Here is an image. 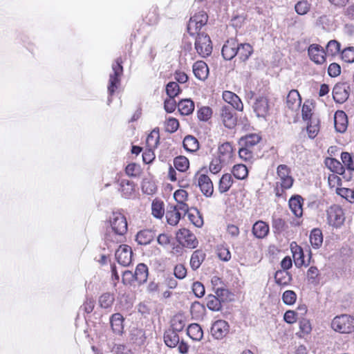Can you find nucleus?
<instances>
[{
    "label": "nucleus",
    "mask_w": 354,
    "mask_h": 354,
    "mask_svg": "<svg viewBox=\"0 0 354 354\" xmlns=\"http://www.w3.org/2000/svg\"><path fill=\"white\" fill-rule=\"evenodd\" d=\"M109 223L111 230H107L104 237L108 248H111L112 245L124 242L127 232L126 217L120 212H113L109 218Z\"/></svg>",
    "instance_id": "obj_1"
},
{
    "label": "nucleus",
    "mask_w": 354,
    "mask_h": 354,
    "mask_svg": "<svg viewBox=\"0 0 354 354\" xmlns=\"http://www.w3.org/2000/svg\"><path fill=\"white\" fill-rule=\"evenodd\" d=\"M111 68L112 72L109 75V84L107 86L108 93L109 95L108 98L109 104L112 101L111 96L120 85V79L123 73L121 58H118L115 62L113 63Z\"/></svg>",
    "instance_id": "obj_2"
},
{
    "label": "nucleus",
    "mask_w": 354,
    "mask_h": 354,
    "mask_svg": "<svg viewBox=\"0 0 354 354\" xmlns=\"http://www.w3.org/2000/svg\"><path fill=\"white\" fill-rule=\"evenodd\" d=\"M331 328L339 333H351L354 331V317L346 314L336 316L332 320Z\"/></svg>",
    "instance_id": "obj_3"
},
{
    "label": "nucleus",
    "mask_w": 354,
    "mask_h": 354,
    "mask_svg": "<svg viewBox=\"0 0 354 354\" xmlns=\"http://www.w3.org/2000/svg\"><path fill=\"white\" fill-rule=\"evenodd\" d=\"M208 19V16L204 11H199L192 17L187 24V31L191 35L198 34L201 28L205 26Z\"/></svg>",
    "instance_id": "obj_4"
},
{
    "label": "nucleus",
    "mask_w": 354,
    "mask_h": 354,
    "mask_svg": "<svg viewBox=\"0 0 354 354\" xmlns=\"http://www.w3.org/2000/svg\"><path fill=\"white\" fill-rule=\"evenodd\" d=\"M195 48L201 57L209 56L212 51V41L209 37L204 33H198L195 41Z\"/></svg>",
    "instance_id": "obj_5"
},
{
    "label": "nucleus",
    "mask_w": 354,
    "mask_h": 354,
    "mask_svg": "<svg viewBox=\"0 0 354 354\" xmlns=\"http://www.w3.org/2000/svg\"><path fill=\"white\" fill-rule=\"evenodd\" d=\"M176 239L184 247L189 248H195L198 244L196 236L186 228H182L178 231Z\"/></svg>",
    "instance_id": "obj_6"
},
{
    "label": "nucleus",
    "mask_w": 354,
    "mask_h": 354,
    "mask_svg": "<svg viewBox=\"0 0 354 354\" xmlns=\"http://www.w3.org/2000/svg\"><path fill=\"white\" fill-rule=\"evenodd\" d=\"M327 220L328 224L332 226H341L345 220L343 209L336 205L330 207L327 210Z\"/></svg>",
    "instance_id": "obj_7"
},
{
    "label": "nucleus",
    "mask_w": 354,
    "mask_h": 354,
    "mask_svg": "<svg viewBox=\"0 0 354 354\" xmlns=\"http://www.w3.org/2000/svg\"><path fill=\"white\" fill-rule=\"evenodd\" d=\"M277 174L280 181L277 184H280L282 190L290 189L293 184L294 180L290 176V169L286 165H279L277 168Z\"/></svg>",
    "instance_id": "obj_8"
},
{
    "label": "nucleus",
    "mask_w": 354,
    "mask_h": 354,
    "mask_svg": "<svg viewBox=\"0 0 354 354\" xmlns=\"http://www.w3.org/2000/svg\"><path fill=\"white\" fill-rule=\"evenodd\" d=\"M308 56L316 64H323L326 62V53L324 48L319 44H313L308 49Z\"/></svg>",
    "instance_id": "obj_9"
},
{
    "label": "nucleus",
    "mask_w": 354,
    "mask_h": 354,
    "mask_svg": "<svg viewBox=\"0 0 354 354\" xmlns=\"http://www.w3.org/2000/svg\"><path fill=\"white\" fill-rule=\"evenodd\" d=\"M132 250L127 245H120L115 252V258L118 263L124 266H128L131 262Z\"/></svg>",
    "instance_id": "obj_10"
},
{
    "label": "nucleus",
    "mask_w": 354,
    "mask_h": 354,
    "mask_svg": "<svg viewBox=\"0 0 354 354\" xmlns=\"http://www.w3.org/2000/svg\"><path fill=\"white\" fill-rule=\"evenodd\" d=\"M221 117L225 127L232 129L236 126L237 120L231 106H224L221 108Z\"/></svg>",
    "instance_id": "obj_11"
},
{
    "label": "nucleus",
    "mask_w": 354,
    "mask_h": 354,
    "mask_svg": "<svg viewBox=\"0 0 354 354\" xmlns=\"http://www.w3.org/2000/svg\"><path fill=\"white\" fill-rule=\"evenodd\" d=\"M228 323L222 319L214 322L211 327V333L216 339H221L227 335L229 332Z\"/></svg>",
    "instance_id": "obj_12"
},
{
    "label": "nucleus",
    "mask_w": 354,
    "mask_h": 354,
    "mask_svg": "<svg viewBox=\"0 0 354 354\" xmlns=\"http://www.w3.org/2000/svg\"><path fill=\"white\" fill-rule=\"evenodd\" d=\"M349 86L345 83H338L333 89V97L337 103L344 102L349 96Z\"/></svg>",
    "instance_id": "obj_13"
},
{
    "label": "nucleus",
    "mask_w": 354,
    "mask_h": 354,
    "mask_svg": "<svg viewBox=\"0 0 354 354\" xmlns=\"http://www.w3.org/2000/svg\"><path fill=\"white\" fill-rule=\"evenodd\" d=\"M252 108L257 117L265 118L268 115L270 109L268 99L265 97H257Z\"/></svg>",
    "instance_id": "obj_14"
},
{
    "label": "nucleus",
    "mask_w": 354,
    "mask_h": 354,
    "mask_svg": "<svg viewBox=\"0 0 354 354\" xmlns=\"http://www.w3.org/2000/svg\"><path fill=\"white\" fill-rule=\"evenodd\" d=\"M222 55L226 60H231L239 53V44L234 39H229L222 48Z\"/></svg>",
    "instance_id": "obj_15"
},
{
    "label": "nucleus",
    "mask_w": 354,
    "mask_h": 354,
    "mask_svg": "<svg viewBox=\"0 0 354 354\" xmlns=\"http://www.w3.org/2000/svg\"><path fill=\"white\" fill-rule=\"evenodd\" d=\"M218 158L225 164L230 163L234 156V149L230 142H226L218 147Z\"/></svg>",
    "instance_id": "obj_16"
},
{
    "label": "nucleus",
    "mask_w": 354,
    "mask_h": 354,
    "mask_svg": "<svg viewBox=\"0 0 354 354\" xmlns=\"http://www.w3.org/2000/svg\"><path fill=\"white\" fill-rule=\"evenodd\" d=\"M198 185L201 192L206 196H212L214 192L213 183L209 177L205 174H201L198 178Z\"/></svg>",
    "instance_id": "obj_17"
},
{
    "label": "nucleus",
    "mask_w": 354,
    "mask_h": 354,
    "mask_svg": "<svg viewBox=\"0 0 354 354\" xmlns=\"http://www.w3.org/2000/svg\"><path fill=\"white\" fill-rule=\"evenodd\" d=\"M124 317L120 313H115L110 317L112 331L115 335H122L124 332Z\"/></svg>",
    "instance_id": "obj_18"
},
{
    "label": "nucleus",
    "mask_w": 354,
    "mask_h": 354,
    "mask_svg": "<svg viewBox=\"0 0 354 354\" xmlns=\"http://www.w3.org/2000/svg\"><path fill=\"white\" fill-rule=\"evenodd\" d=\"M193 73L195 77L202 81L205 80L209 75V68L203 61H198L193 65Z\"/></svg>",
    "instance_id": "obj_19"
},
{
    "label": "nucleus",
    "mask_w": 354,
    "mask_h": 354,
    "mask_svg": "<svg viewBox=\"0 0 354 354\" xmlns=\"http://www.w3.org/2000/svg\"><path fill=\"white\" fill-rule=\"evenodd\" d=\"M335 128L337 131L344 133L348 127L346 114L343 111H337L334 116Z\"/></svg>",
    "instance_id": "obj_20"
},
{
    "label": "nucleus",
    "mask_w": 354,
    "mask_h": 354,
    "mask_svg": "<svg viewBox=\"0 0 354 354\" xmlns=\"http://www.w3.org/2000/svg\"><path fill=\"white\" fill-rule=\"evenodd\" d=\"M223 98L226 102L229 104L227 106H231L232 109H236L238 111L243 110V104L239 96L235 93L231 91H225L223 93Z\"/></svg>",
    "instance_id": "obj_21"
},
{
    "label": "nucleus",
    "mask_w": 354,
    "mask_h": 354,
    "mask_svg": "<svg viewBox=\"0 0 354 354\" xmlns=\"http://www.w3.org/2000/svg\"><path fill=\"white\" fill-rule=\"evenodd\" d=\"M303 198L299 195L293 196L289 200V207L297 217H301L303 215Z\"/></svg>",
    "instance_id": "obj_22"
},
{
    "label": "nucleus",
    "mask_w": 354,
    "mask_h": 354,
    "mask_svg": "<svg viewBox=\"0 0 354 354\" xmlns=\"http://www.w3.org/2000/svg\"><path fill=\"white\" fill-rule=\"evenodd\" d=\"M301 99L299 92L297 90H292L289 92L287 99V106L292 110L297 111L301 106Z\"/></svg>",
    "instance_id": "obj_23"
},
{
    "label": "nucleus",
    "mask_w": 354,
    "mask_h": 354,
    "mask_svg": "<svg viewBox=\"0 0 354 354\" xmlns=\"http://www.w3.org/2000/svg\"><path fill=\"white\" fill-rule=\"evenodd\" d=\"M156 234L151 230H142L138 232L136 234V241L139 245H148L154 239Z\"/></svg>",
    "instance_id": "obj_24"
},
{
    "label": "nucleus",
    "mask_w": 354,
    "mask_h": 354,
    "mask_svg": "<svg viewBox=\"0 0 354 354\" xmlns=\"http://www.w3.org/2000/svg\"><path fill=\"white\" fill-rule=\"evenodd\" d=\"M269 232V225L264 221H257L252 227V233L258 239L266 237Z\"/></svg>",
    "instance_id": "obj_25"
},
{
    "label": "nucleus",
    "mask_w": 354,
    "mask_h": 354,
    "mask_svg": "<svg viewBox=\"0 0 354 354\" xmlns=\"http://www.w3.org/2000/svg\"><path fill=\"white\" fill-rule=\"evenodd\" d=\"M325 164L326 167L333 173H336L339 175H342L345 171V169L343 165L335 158H326L325 160Z\"/></svg>",
    "instance_id": "obj_26"
},
{
    "label": "nucleus",
    "mask_w": 354,
    "mask_h": 354,
    "mask_svg": "<svg viewBox=\"0 0 354 354\" xmlns=\"http://www.w3.org/2000/svg\"><path fill=\"white\" fill-rule=\"evenodd\" d=\"M205 258V254L201 250H195L190 259V266L193 270H196L201 266Z\"/></svg>",
    "instance_id": "obj_27"
},
{
    "label": "nucleus",
    "mask_w": 354,
    "mask_h": 354,
    "mask_svg": "<svg viewBox=\"0 0 354 354\" xmlns=\"http://www.w3.org/2000/svg\"><path fill=\"white\" fill-rule=\"evenodd\" d=\"M134 277L139 284L145 283L148 277L147 266L144 263H139L134 272Z\"/></svg>",
    "instance_id": "obj_28"
},
{
    "label": "nucleus",
    "mask_w": 354,
    "mask_h": 354,
    "mask_svg": "<svg viewBox=\"0 0 354 354\" xmlns=\"http://www.w3.org/2000/svg\"><path fill=\"white\" fill-rule=\"evenodd\" d=\"M163 338L165 344L169 348H175L179 344L180 338L175 330H168L165 331Z\"/></svg>",
    "instance_id": "obj_29"
},
{
    "label": "nucleus",
    "mask_w": 354,
    "mask_h": 354,
    "mask_svg": "<svg viewBox=\"0 0 354 354\" xmlns=\"http://www.w3.org/2000/svg\"><path fill=\"white\" fill-rule=\"evenodd\" d=\"M187 335L194 341H200L203 336V332L198 324H191L187 329Z\"/></svg>",
    "instance_id": "obj_30"
},
{
    "label": "nucleus",
    "mask_w": 354,
    "mask_h": 354,
    "mask_svg": "<svg viewBox=\"0 0 354 354\" xmlns=\"http://www.w3.org/2000/svg\"><path fill=\"white\" fill-rule=\"evenodd\" d=\"M178 109L181 115H188L194 109V103L190 99L180 100L178 104Z\"/></svg>",
    "instance_id": "obj_31"
},
{
    "label": "nucleus",
    "mask_w": 354,
    "mask_h": 354,
    "mask_svg": "<svg viewBox=\"0 0 354 354\" xmlns=\"http://www.w3.org/2000/svg\"><path fill=\"white\" fill-rule=\"evenodd\" d=\"M165 217L168 224L174 226L178 223L181 218V212H178L175 207L170 206L166 212Z\"/></svg>",
    "instance_id": "obj_32"
},
{
    "label": "nucleus",
    "mask_w": 354,
    "mask_h": 354,
    "mask_svg": "<svg viewBox=\"0 0 354 354\" xmlns=\"http://www.w3.org/2000/svg\"><path fill=\"white\" fill-rule=\"evenodd\" d=\"M310 242L313 248L318 249L323 243V235L321 230L313 229L310 234Z\"/></svg>",
    "instance_id": "obj_33"
},
{
    "label": "nucleus",
    "mask_w": 354,
    "mask_h": 354,
    "mask_svg": "<svg viewBox=\"0 0 354 354\" xmlns=\"http://www.w3.org/2000/svg\"><path fill=\"white\" fill-rule=\"evenodd\" d=\"M190 222L197 227H201L203 225V217L196 208H190L187 214Z\"/></svg>",
    "instance_id": "obj_34"
},
{
    "label": "nucleus",
    "mask_w": 354,
    "mask_h": 354,
    "mask_svg": "<svg viewBox=\"0 0 354 354\" xmlns=\"http://www.w3.org/2000/svg\"><path fill=\"white\" fill-rule=\"evenodd\" d=\"M261 137L259 135L256 133H252L247 135L245 137H242L240 139L239 144L241 146L250 148L259 143Z\"/></svg>",
    "instance_id": "obj_35"
},
{
    "label": "nucleus",
    "mask_w": 354,
    "mask_h": 354,
    "mask_svg": "<svg viewBox=\"0 0 354 354\" xmlns=\"http://www.w3.org/2000/svg\"><path fill=\"white\" fill-rule=\"evenodd\" d=\"M292 279L291 275L288 271L277 270L274 274L275 282L280 286H287Z\"/></svg>",
    "instance_id": "obj_36"
},
{
    "label": "nucleus",
    "mask_w": 354,
    "mask_h": 354,
    "mask_svg": "<svg viewBox=\"0 0 354 354\" xmlns=\"http://www.w3.org/2000/svg\"><path fill=\"white\" fill-rule=\"evenodd\" d=\"M291 250L295 266L299 268L304 265L305 261L302 248L297 245L295 247L291 245Z\"/></svg>",
    "instance_id": "obj_37"
},
{
    "label": "nucleus",
    "mask_w": 354,
    "mask_h": 354,
    "mask_svg": "<svg viewBox=\"0 0 354 354\" xmlns=\"http://www.w3.org/2000/svg\"><path fill=\"white\" fill-rule=\"evenodd\" d=\"M120 190L124 197L128 198L134 193V183L128 180H122L120 182Z\"/></svg>",
    "instance_id": "obj_38"
},
{
    "label": "nucleus",
    "mask_w": 354,
    "mask_h": 354,
    "mask_svg": "<svg viewBox=\"0 0 354 354\" xmlns=\"http://www.w3.org/2000/svg\"><path fill=\"white\" fill-rule=\"evenodd\" d=\"M319 131V120L317 118H311L307 126L308 137L315 138Z\"/></svg>",
    "instance_id": "obj_39"
},
{
    "label": "nucleus",
    "mask_w": 354,
    "mask_h": 354,
    "mask_svg": "<svg viewBox=\"0 0 354 354\" xmlns=\"http://www.w3.org/2000/svg\"><path fill=\"white\" fill-rule=\"evenodd\" d=\"M183 147L189 151H196L199 149L198 140L192 136H187L183 140Z\"/></svg>",
    "instance_id": "obj_40"
},
{
    "label": "nucleus",
    "mask_w": 354,
    "mask_h": 354,
    "mask_svg": "<svg viewBox=\"0 0 354 354\" xmlns=\"http://www.w3.org/2000/svg\"><path fill=\"white\" fill-rule=\"evenodd\" d=\"M253 52L252 46L249 44H239L237 55L242 61L247 60Z\"/></svg>",
    "instance_id": "obj_41"
},
{
    "label": "nucleus",
    "mask_w": 354,
    "mask_h": 354,
    "mask_svg": "<svg viewBox=\"0 0 354 354\" xmlns=\"http://www.w3.org/2000/svg\"><path fill=\"white\" fill-rule=\"evenodd\" d=\"M233 180L231 174H223L219 181L218 190L221 193L226 192L230 189L232 185Z\"/></svg>",
    "instance_id": "obj_42"
},
{
    "label": "nucleus",
    "mask_w": 354,
    "mask_h": 354,
    "mask_svg": "<svg viewBox=\"0 0 354 354\" xmlns=\"http://www.w3.org/2000/svg\"><path fill=\"white\" fill-rule=\"evenodd\" d=\"M151 212L154 217L161 218L165 214L163 202L159 200H153L151 204Z\"/></svg>",
    "instance_id": "obj_43"
},
{
    "label": "nucleus",
    "mask_w": 354,
    "mask_h": 354,
    "mask_svg": "<svg viewBox=\"0 0 354 354\" xmlns=\"http://www.w3.org/2000/svg\"><path fill=\"white\" fill-rule=\"evenodd\" d=\"M232 174L236 178L243 180L248 176V171L245 165L238 164L233 167Z\"/></svg>",
    "instance_id": "obj_44"
},
{
    "label": "nucleus",
    "mask_w": 354,
    "mask_h": 354,
    "mask_svg": "<svg viewBox=\"0 0 354 354\" xmlns=\"http://www.w3.org/2000/svg\"><path fill=\"white\" fill-rule=\"evenodd\" d=\"M189 160L183 156H177L174 160V165L179 171H185L189 168Z\"/></svg>",
    "instance_id": "obj_45"
},
{
    "label": "nucleus",
    "mask_w": 354,
    "mask_h": 354,
    "mask_svg": "<svg viewBox=\"0 0 354 354\" xmlns=\"http://www.w3.org/2000/svg\"><path fill=\"white\" fill-rule=\"evenodd\" d=\"M207 306L212 311H218L221 309V303L219 299L212 295H209L206 297Z\"/></svg>",
    "instance_id": "obj_46"
},
{
    "label": "nucleus",
    "mask_w": 354,
    "mask_h": 354,
    "mask_svg": "<svg viewBox=\"0 0 354 354\" xmlns=\"http://www.w3.org/2000/svg\"><path fill=\"white\" fill-rule=\"evenodd\" d=\"M159 131L153 129L147 137L146 143L147 147L150 149L156 148L159 143Z\"/></svg>",
    "instance_id": "obj_47"
},
{
    "label": "nucleus",
    "mask_w": 354,
    "mask_h": 354,
    "mask_svg": "<svg viewBox=\"0 0 354 354\" xmlns=\"http://www.w3.org/2000/svg\"><path fill=\"white\" fill-rule=\"evenodd\" d=\"M114 299V296L112 294L106 292L100 297L99 304L103 308H109L111 307Z\"/></svg>",
    "instance_id": "obj_48"
},
{
    "label": "nucleus",
    "mask_w": 354,
    "mask_h": 354,
    "mask_svg": "<svg viewBox=\"0 0 354 354\" xmlns=\"http://www.w3.org/2000/svg\"><path fill=\"white\" fill-rule=\"evenodd\" d=\"M311 4L307 0H301L295 6L296 12L299 15L307 14L310 9Z\"/></svg>",
    "instance_id": "obj_49"
},
{
    "label": "nucleus",
    "mask_w": 354,
    "mask_h": 354,
    "mask_svg": "<svg viewBox=\"0 0 354 354\" xmlns=\"http://www.w3.org/2000/svg\"><path fill=\"white\" fill-rule=\"evenodd\" d=\"M185 326V321L182 315H176L171 320V329L175 330V333L180 332Z\"/></svg>",
    "instance_id": "obj_50"
},
{
    "label": "nucleus",
    "mask_w": 354,
    "mask_h": 354,
    "mask_svg": "<svg viewBox=\"0 0 354 354\" xmlns=\"http://www.w3.org/2000/svg\"><path fill=\"white\" fill-rule=\"evenodd\" d=\"M131 340L138 344H142L145 340V333L142 329L133 328L130 331Z\"/></svg>",
    "instance_id": "obj_51"
},
{
    "label": "nucleus",
    "mask_w": 354,
    "mask_h": 354,
    "mask_svg": "<svg viewBox=\"0 0 354 354\" xmlns=\"http://www.w3.org/2000/svg\"><path fill=\"white\" fill-rule=\"evenodd\" d=\"M341 159L344 165L351 171H354V156L348 152H342Z\"/></svg>",
    "instance_id": "obj_52"
},
{
    "label": "nucleus",
    "mask_w": 354,
    "mask_h": 354,
    "mask_svg": "<svg viewBox=\"0 0 354 354\" xmlns=\"http://www.w3.org/2000/svg\"><path fill=\"white\" fill-rule=\"evenodd\" d=\"M342 59L347 63L354 62V47L345 48L341 53Z\"/></svg>",
    "instance_id": "obj_53"
},
{
    "label": "nucleus",
    "mask_w": 354,
    "mask_h": 354,
    "mask_svg": "<svg viewBox=\"0 0 354 354\" xmlns=\"http://www.w3.org/2000/svg\"><path fill=\"white\" fill-rule=\"evenodd\" d=\"M180 91L178 84L175 82H169L166 86V93L169 97H175Z\"/></svg>",
    "instance_id": "obj_54"
},
{
    "label": "nucleus",
    "mask_w": 354,
    "mask_h": 354,
    "mask_svg": "<svg viewBox=\"0 0 354 354\" xmlns=\"http://www.w3.org/2000/svg\"><path fill=\"white\" fill-rule=\"evenodd\" d=\"M226 165L224 163V162L221 161L220 158H214L212 160L210 165H209V171L212 174H217L218 173L221 169L223 165Z\"/></svg>",
    "instance_id": "obj_55"
},
{
    "label": "nucleus",
    "mask_w": 354,
    "mask_h": 354,
    "mask_svg": "<svg viewBox=\"0 0 354 354\" xmlns=\"http://www.w3.org/2000/svg\"><path fill=\"white\" fill-rule=\"evenodd\" d=\"M297 295L293 290H286L282 295V300L286 305H292L295 303Z\"/></svg>",
    "instance_id": "obj_56"
},
{
    "label": "nucleus",
    "mask_w": 354,
    "mask_h": 354,
    "mask_svg": "<svg viewBox=\"0 0 354 354\" xmlns=\"http://www.w3.org/2000/svg\"><path fill=\"white\" fill-rule=\"evenodd\" d=\"M212 114V109L208 106L201 108L197 113L198 118L201 121H207Z\"/></svg>",
    "instance_id": "obj_57"
},
{
    "label": "nucleus",
    "mask_w": 354,
    "mask_h": 354,
    "mask_svg": "<svg viewBox=\"0 0 354 354\" xmlns=\"http://www.w3.org/2000/svg\"><path fill=\"white\" fill-rule=\"evenodd\" d=\"M156 185L153 183L148 180H144L142 183V190L145 194L151 195L156 192Z\"/></svg>",
    "instance_id": "obj_58"
},
{
    "label": "nucleus",
    "mask_w": 354,
    "mask_h": 354,
    "mask_svg": "<svg viewBox=\"0 0 354 354\" xmlns=\"http://www.w3.org/2000/svg\"><path fill=\"white\" fill-rule=\"evenodd\" d=\"M286 222L281 218H273L272 222V228L275 233H281L285 229Z\"/></svg>",
    "instance_id": "obj_59"
},
{
    "label": "nucleus",
    "mask_w": 354,
    "mask_h": 354,
    "mask_svg": "<svg viewBox=\"0 0 354 354\" xmlns=\"http://www.w3.org/2000/svg\"><path fill=\"white\" fill-rule=\"evenodd\" d=\"M326 50L332 55H336L340 51V44L336 40H330L326 46Z\"/></svg>",
    "instance_id": "obj_60"
},
{
    "label": "nucleus",
    "mask_w": 354,
    "mask_h": 354,
    "mask_svg": "<svg viewBox=\"0 0 354 354\" xmlns=\"http://www.w3.org/2000/svg\"><path fill=\"white\" fill-rule=\"evenodd\" d=\"M239 156L240 158L243 159L245 161L250 160L252 157V152L250 150V148L242 146L239 150Z\"/></svg>",
    "instance_id": "obj_61"
},
{
    "label": "nucleus",
    "mask_w": 354,
    "mask_h": 354,
    "mask_svg": "<svg viewBox=\"0 0 354 354\" xmlns=\"http://www.w3.org/2000/svg\"><path fill=\"white\" fill-rule=\"evenodd\" d=\"M179 127L178 120L174 118H170L166 122V131L170 133H174L177 131Z\"/></svg>",
    "instance_id": "obj_62"
},
{
    "label": "nucleus",
    "mask_w": 354,
    "mask_h": 354,
    "mask_svg": "<svg viewBox=\"0 0 354 354\" xmlns=\"http://www.w3.org/2000/svg\"><path fill=\"white\" fill-rule=\"evenodd\" d=\"M174 98L169 97L164 102V108L167 113L174 112L176 108V102Z\"/></svg>",
    "instance_id": "obj_63"
},
{
    "label": "nucleus",
    "mask_w": 354,
    "mask_h": 354,
    "mask_svg": "<svg viewBox=\"0 0 354 354\" xmlns=\"http://www.w3.org/2000/svg\"><path fill=\"white\" fill-rule=\"evenodd\" d=\"M111 352L113 354H128L126 346L122 344H113L112 346L109 345Z\"/></svg>",
    "instance_id": "obj_64"
}]
</instances>
